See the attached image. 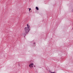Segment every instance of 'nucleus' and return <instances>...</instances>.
<instances>
[{
  "instance_id": "nucleus-1",
  "label": "nucleus",
  "mask_w": 73,
  "mask_h": 73,
  "mask_svg": "<svg viewBox=\"0 0 73 73\" xmlns=\"http://www.w3.org/2000/svg\"><path fill=\"white\" fill-rule=\"evenodd\" d=\"M24 29L25 30V33H24L23 35H24V36H26V35L28 33V32H29V31H30V29H29V27H25Z\"/></svg>"
},
{
  "instance_id": "nucleus-2",
  "label": "nucleus",
  "mask_w": 73,
  "mask_h": 73,
  "mask_svg": "<svg viewBox=\"0 0 73 73\" xmlns=\"http://www.w3.org/2000/svg\"><path fill=\"white\" fill-rule=\"evenodd\" d=\"M33 64L32 63V64H30L29 65V67H33Z\"/></svg>"
},
{
  "instance_id": "nucleus-3",
  "label": "nucleus",
  "mask_w": 73,
  "mask_h": 73,
  "mask_svg": "<svg viewBox=\"0 0 73 73\" xmlns=\"http://www.w3.org/2000/svg\"><path fill=\"white\" fill-rule=\"evenodd\" d=\"M36 10H37L38 11V7H36Z\"/></svg>"
},
{
  "instance_id": "nucleus-4",
  "label": "nucleus",
  "mask_w": 73,
  "mask_h": 73,
  "mask_svg": "<svg viewBox=\"0 0 73 73\" xmlns=\"http://www.w3.org/2000/svg\"><path fill=\"white\" fill-rule=\"evenodd\" d=\"M30 10H31V9L29 8V11H30Z\"/></svg>"
},
{
  "instance_id": "nucleus-5",
  "label": "nucleus",
  "mask_w": 73,
  "mask_h": 73,
  "mask_svg": "<svg viewBox=\"0 0 73 73\" xmlns=\"http://www.w3.org/2000/svg\"><path fill=\"white\" fill-rule=\"evenodd\" d=\"M27 27H29V26H28V24H27Z\"/></svg>"
},
{
  "instance_id": "nucleus-6",
  "label": "nucleus",
  "mask_w": 73,
  "mask_h": 73,
  "mask_svg": "<svg viewBox=\"0 0 73 73\" xmlns=\"http://www.w3.org/2000/svg\"><path fill=\"white\" fill-rule=\"evenodd\" d=\"M51 73H55V72H51Z\"/></svg>"
},
{
  "instance_id": "nucleus-7",
  "label": "nucleus",
  "mask_w": 73,
  "mask_h": 73,
  "mask_svg": "<svg viewBox=\"0 0 73 73\" xmlns=\"http://www.w3.org/2000/svg\"><path fill=\"white\" fill-rule=\"evenodd\" d=\"M36 44V43L35 42V43H34V44Z\"/></svg>"
}]
</instances>
